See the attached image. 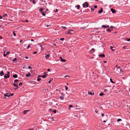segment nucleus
Segmentation results:
<instances>
[{"label": "nucleus", "instance_id": "1", "mask_svg": "<svg viewBox=\"0 0 130 130\" xmlns=\"http://www.w3.org/2000/svg\"><path fill=\"white\" fill-rule=\"evenodd\" d=\"M123 71H122L120 67H118L117 68L116 72L117 75H122L123 73Z\"/></svg>", "mask_w": 130, "mask_h": 130}, {"label": "nucleus", "instance_id": "61", "mask_svg": "<svg viewBox=\"0 0 130 130\" xmlns=\"http://www.w3.org/2000/svg\"><path fill=\"white\" fill-rule=\"evenodd\" d=\"M3 18L1 16H0V19H2Z\"/></svg>", "mask_w": 130, "mask_h": 130}, {"label": "nucleus", "instance_id": "56", "mask_svg": "<svg viewBox=\"0 0 130 130\" xmlns=\"http://www.w3.org/2000/svg\"><path fill=\"white\" fill-rule=\"evenodd\" d=\"M29 69H31L32 68L30 66H29L28 68Z\"/></svg>", "mask_w": 130, "mask_h": 130}, {"label": "nucleus", "instance_id": "57", "mask_svg": "<svg viewBox=\"0 0 130 130\" xmlns=\"http://www.w3.org/2000/svg\"><path fill=\"white\" fill-rule=\"evenodd\" d=\"M101 115L102 117H103V116H104V114L102 113L101 114Z\"/></svg>", "mask_w": 130, "mask_h": 130}, {"label": "nucleus", "instance_id": "27", "mask_svg": "<svg viewBox=\"0 0 130 130\" xmlns=\"http://www.w3.org/2000/svg\"><path fill=\"white\" fill-rule=\"evenodd\" d=\"M104 95V94L103 93H100L99 94V95L101 96H102Z\"/></svg>", "mask_w": 130, "mask_h": 130}, {"label": "nucleus", "instance_id": "19", "mask_svg": "<svg viewBox=\"0 0 130 130\" xmlns=\"http://www.w3.org/2000/svg\"><path fill=\"white\" fill-rule=\"evenodd\" d=\"M127 46H123L122 47V48L124 49H128V47L127 48Z\"/></svg>", "mask_w": 130, "mask_h": 130}, {"label": "nucleus", "instance_id": "4", "mask_svg": "<svg viewBox=\"0 0 130 130\" xmlns=\"http://www.w3.org/2000/svg\"><path fill=\"white\" fill-rule=\"evenodd\" d=\"M88 6V4L87 2H85L83 4V6L84 8L87 7Z\"/></svg>", "mask_w": 130, "mask_h": 130}, {"label": "nucleus", "instance_id": "23", "mask_svg": "<svg viewBox=\"0 0 130 130\" xmlns=\"http://www.w3.org/2000/svg\"><path fill=\"white\" fill-rule=\"evenodd\" d=\"M110 82L112 83H115V82H114L113 81H112V79L111 78L110 79Z\"/></svg>", "mask_w": 130, "mask_h": 130}, {"label": "nucleus", "instance_id": "62", "mask_svg": "<svg viewBox=\"0 0 130 130\" xmlns=\"http://www.w3.org/2000/svg\"><path fill=\"white\" fill-rule=\"evenodd\" d=\"M25 58L26 59H28V57H27V56H26L25 57Z\"/></svg>", "mask_w": 130, "mask_h": 130}, {"label": "nucleus", "instance_id": "64", "mask_svg": "<svg viewBox=\"0 0 130 130\" xmlns=\"http://www.w3.org/2000/svg\"><path fill=\"white\" fill-rule=\"evenodd\" d=\"M40 48H41V49H42V46H41V45H40Z\"/></svg>", "mask_w": 130, "mask_h": 130}, {"label": "nucleus", "instance_id": "55", "mask_svg": "<svg viewBox=\"0 0 130 130\" xmlns=\"http://www.w3.org/2000/svg\"><path fill=\"white\" fill-rule=\"evenodd\" d=\"M96 32L97 33H99V32H101L99 31H97Z\"/></svg>", "mask_w": 130, "mask_h": 130}, {"label": "nucleus", "instance_id": "13", "mask_svg": "<svg viewBox=\"0 0 130 130\" xmlns=\"http://www.w3.org/2000/svg\"><path fill=\"white\" fill-rule=\"evenodd\" d=\"M46 55L45 56V58L46 59H47V58L50 57V55L49 54L46 55Z\"/></svg>", "mask_w": 130, "mask_h": 130}, {"label": "nucleus", "instance_id": "18", "mask_svg": "<svg viewBox=\"0 0 130 130\" xmlns=\"http://www.w3.org/2000/svg\"><path fill=\"white\" fill-rule=\"evenodd\" d=\"M95 49L93 48H92L90 50V52L91 53L92 51L94 52L95 51Z\"/></svg>", "mask_w": 130, "mask_h": 130}, {"label": "nucleus", "instance_id": "39", "mask_svg": "<svg viewBox=\"0 0 130 130\" xmlns=\"http://www.w3.org/2000/svg\"><path fill=\"white\" fill-rule=\"evenodd\" d=\"M58 10L57 9H56L54 10V11L55 12H57L58 11Z\"/></svg>", "mask_w": 130, "mask_h": 130}, {"label": "nucleus", "instance_id": "54", "mask_svg": "<svg viewBox=\"0 0 130 130\" xmlns=\"http://www.w3.org/2000/svg\"><path fill=\"white\" fill-rule=\"evenodd\" d=\"M94 7L95 8H96L97 7V6L96 5H95L94 6Z\"/></svg>", "mask_w": 130, "mask_h": 130}, {"label": "nucleus", "instance_id": "29", "mask_svg": "<svg viewBox=\"0 0 130 130\" xmlns=\"http://www.w3.org/2000/svg\"><path fill=\"white\" fill-rule=\"evenodd\" d=\"M73 107L71 105H70L69 106V109H70V108L71 107Z\"/></svg>", "mask_w": 130, "mask_h": 130}, {"label": "nucleus", "instance_id": "30", "mask_svg": "<svg viewBox=\"0 0 130 130\" xmlns=\"http://www.w3.org/2000/svg\"><path fill=\"white\" fill-rule=\"evenodd\" d=\"M53 80V79L52 78H51L50 79L49 81L48 82V83H51V82Z\"/></svg>", "mask_w": 130, "mask_h": 130}, {"label": "nucleus", "instance_id": "53", "mask_svg": "<svg viewBox=\"0 0 130 130\" xmlns=\"http://www.w3.org/2000/svg\"><path fill=\"white\" fill-rule=\"evenodd\" d=\"M52 110V108H50L49 109V110L50 111H51Z\"/></svg>", "mask_w": 130, "mask_h": 130}, {"label": "nucleus", "instance_id": "34", "mask_svg": "<svg viewBox=\"0 0 130 130\" xmlns=\"http://www.w3.org/2000/svg\"><path fill=\"white\" fill-rule=\"evenodd\" d=\"M106 31L108 32H110L111 31V30L109 28H108L107 29Z\"/></svg>", "mask_w": 130, "mask_h": 130}, {"label": "nucleus", "instance_id": "22", "mask_svg": "<svg viewBox=\"0 0 130 130\" xmlns=\"http://www.w3.org/2000/svg\"><path fill=\"white\" fill-rule=\"evenodd\" d=\"M46 13V12L45 11H44V12H42V15L44 16H45V13Z\"/></svg>", "mask_w": 130, "mask_h": 130}, {"label": "nucleus", "instance_id": "50", "mask_svg": "<svg viewBox=\"0 0 130 130\" xmlns=\"http://www.w3.org/2000/svg\"><path fill=\"white\" fill-rule=\"evenodd\" d=\"M37 53V52H33V54H35Z\"/></svg>", "mask_w": 130, "mask_h": 130}, {"label": "nucleus", "instance_id": "42", "mask_svg": "<svg viewBox=\"0 0 130 130\" xmlns=\"http://www.w3.org/2000/svg\"><path fill=\"white\" fill-rule=\"evenodd\" d=\"M64 77H70V76L68 75H67L65 76Z\"/></svg>", "mask_w": 130, "mask_h": 130}, {"label": "nucleus", "instance_id": "6", "mask_svg": "<svg viewBox=\"0 0 130 130\" xmlns=\"http://www.w3.org/2000/svg\"><path fill=\"white\" fill-rule=\"evenodd\" d=\"M12 61L13 62H14L15 63H17L18 62V61L17 60V59L16 58H15Z\"/></svg>", "mask_w": 130, "mask_h": 130}, {"label": "nucleus", "instance_id": "24", "mask_svg": "<svg viewBox=\"0 0 130 130\" xmlns=\"http://www.w3.org/2000/svg\"><path fill=\"white\" fill-rule=\"evenodd\" d=\"M13 85H14V87H18V85L17 84H16L14 83V84H13Z\"/></svg>", "mask_w": 130, "mask_h": 130}, {"label": "nucleus", "instance_id": "17", "mask_svg": "<svg viewBox=\"0 0 130 130\" xmlns=\"http://www.w3.org/2000/svg\"><path fill=\"white\" fill-rule=\"evenodd\" d=\"M13 77L15 78H17L18 77V75L17 74H15L14 75H13Z\"/></svg>", "mask_w": 130, "mask_h": 130}, {"label": "nucleus", "instance_id": "26", "mask_svg": "<svg viewBox=\"0 0 130 130\" xmlns=\"http://www.w3.org/2000/svg\"><path fill=\"white\" fill-rule=\"evenodd\" d=\"M102 28H106V26L104 25H103L102 26Z\"/></svg>", "mask_w": 130, "mask_h": 130}, {"label": "nucleus", "instance_id": "8", "mask_svg": "<svg viewBox=\"0 0 130 130\" xmlns=\"http://www.w3.org/2000/svg\"><path fill=\"white\" fill-rule=\"evenodd\" d=\"M111 11L113 13H115L116 12V10L112 8L111 9Z\"/></svg>", "mask_w": 130, "mask_h": 130}, {"label": "nucleus", "instance_id": "41", "mask_svg": "<svg viewBox=\"0 0 130 130\" xmlns=\"http://www.w3.org/2000/svg\"><path fill=\"white\" fill-rule=\"evenodd\" d=\"M64 39V38H61L60 39V40L61 41H63Z\"/></svg>", "mask_w": 130, "mask_h": 130}, {"label": "nucleus", "instance_id": "38", "mask_svg": "<svg viewBox=\"0 0 130 130\" xmlns=\"http://www.w3.org/2000/svg\"><path fill=\"white\" fill-rule=\"evenodd\" d=\"M41 80V79L40 78H38H38L37 80H38V82H39Z\"/></svg>", "mask_w": 130, "mask_h": 130}, {"label": "nucleus", "instance_id": "15", "mask_svg": "<svg viewBox=\"0 0 130 130\" xmlns=\"http://www.w3.org/2000/svg\"><path fill=\"white\" fill-rule=\"evenodd\" d=\"M30 75V73L29 72L28 74H26V76L27 77H29Z\"/></svg>", "mask_w": 130, "mask_h": 130}, {"label": "nucleus", "instance_id": "25", "mask_svg": "<svg viewBox=\"0 0 130 130\" xmlns=\"http://www.w3.org/2000/svg\"><path fill=\"white\" fill-rule=\"evenodd\" d=\"M125 39H126V40H127V41H130V38L129 39H128L127 38H125Z\"/></svg>", "mask_w": 130, "mask_h": 130}, {"label": "nucleus", "instance_id": "36", "mask_svg": "<svg viewBox=\"0 0 130 130\" xmlns=\"http://www.w3.org/2000/svg\"><path fill=\"white\" fill-rule=\"evenodd\" d=\"M53 112H54V113H56V110L54 109L53 110Z\"/></svg>", "mask_w": 130, "mask_h": 130}, {"label": "nucleus", "instance_id": "20", "mask_svg": "<svg viewBox=\"0 0 130 130\" xmlns=\"http://www.w3.org/2000/svg\"><path fill=\"white\" fill-rule=\"evenodd\" d=\"M75 7H77V9H78L80 7L79 5H77V6H75Z\"/></svg>", "mask_w": 130, "mask_h": 130}, {"label": "nucleus", "instance_id": "21", "mask_svg": "<svg viewBox=\"0 0 130 130\" xmlns=\"http://www.w3.org/2000/svg\"><path fill=\"white\" fill-rule=\"evenodd\" d=\"M39 10L40 12L42 13V11L43 10V9L42 8H41L39 9Z\"/></svg>", "mask_w": 130, "mask_h": 130}, {"label": "nucleus", "instance_id": "60", "mask_svg": "<svg viewBox=\"0 0 130 130\" xmlns=\"http://www.w3.org/2000/svg\"><path fill=\"white\" fill-rule=\"evenodd\" d=\"M7 55H6V54H4V56H6Z\"/></svg>", "mask_w": 130, "mask_h": 130}, {"label": "nucleus", "instance_id": "49", "mask_svg": "<svg viewBox=\"0 0 130 130\" xmlns=\"http://www.w3.org/2000/svg\"><path fill=\"white\" fill-rule=\"evenodd\" d=\"M30 46L29 45H28L27 46V49H28Z\"/></svg>", "mask_w": 130, "mask_h": 130}, {"label": "nucleus", "instance_id": "35", "mask_svg": "<svg viewBox=\"0 0 130 130\" xmlns=\"http://www.w3.org/2000/svg\"><path fill=\"white\" fill-rule=\"evenodd\" d=\"M88 94L91 95H92V93L91 92H88Z\"/></svg>", "mask_w": 130, "mask_h": 130}, {"label": "nucleus", "instance_id": "47", "mask_svg": "<svg viewBox=\"0 0 130 130\" xmlns=\"http://www.w3.org/2000/svg\"><path fill=\"white\" fill-rule=\"evenodd\" d=\"M44 75H47V72H44Z\"/></svg>", "mask_w": 130, "mask_h": 130}, {"label": "nucleus", "instance_id": "46", "mask_svg": "<svg viewBox=\"0 0 130 130\" xmlns=\"http://www.w3.org/2000/svg\"><path fill=\"white\" fill-rule=\"evenodd\" d=\"M13 36H16V34L15 32H13Z\"/></svg>", "mask_w": 130, "mask_h": 130}, {"label": "nucleus", "instance_id": "52", "mask_svg": "<svg viewBox=\"0 0 130 130\" xmlns=\"http://www.w3.org/2000/svg\"><path fill=\"white\" fill-rule=\"evenodd\" d=\"M86 28V27H81L80 28L84 29L85 28Z\"/></svg>", "mask_w": 130, "mask_h": 130}, {"label": "nucleus", "instance_id": "12", "mask_svg": "<svg viewBox=\"0 0 130 130\" xmlns=\"http://www.w3.org/2000/svg\"><path fill=\"white\" fill-rule=\"evenodd\" d=\"M4 74V72L3 71H1V72H0V75L1 76H2Z\"/></svg>", "mask_w": 130, "mask_h": 130}, {"label": "nucleus", "instance_id": "44", "mask_svg": "<svg viewBox=\"0 0 130 130\" xmlns=\"http://www.w3.org/2000/svg\"><path fill=\"white\" fill-rule=\"evenodd\" d=\"M65 87L66 90H67L68 89V88L66 86H65Z\"/></svg>", "mask_w": 130, "mask_h": 130}, {"label": "nucleus", "instance_id": "48", "mask_svg": "<svg viewBox=\"0 0 130 130\" xmlns=\"http://www.w3.org/2000/svg\"><path fill=\"white\" fill-rule=\"evenodd\" d=\"M104 91L105 92H106L107 91H108V90L107 89H105L104 90Z\"/></svg>", "mask_w": 130, "mask_h": 130}, {"label": "nucleus", "instance_id": "37", "mask_svg": "<svg viewBox=\"0 0 130 130\" xmlns=\"http://www.w3.org/2000/svg\"><path fill=\"white\" fill-rule=\"evenodd\" d=\"M17 82H19V80H18L16 79H15L14 81V83H16Z\"/></svg>", "mask_w": 130, "mask_h": 130}, {"label": "nucleus", "instance_id": "45", "mask_svg": "<svg viewBox=\"0 0 130 130\" xmlns=\"http://www.w3.org/2000/svg\"><path fill=\"white\" fill-rule=\"evenodd\" d=\"M32 3L34 4H35V0H33L32 2Z\"/></svg>", "mask_w": 130, "mask_h": 130}, {"label": "nucleus", "instance_id": "11", "mask_svg": "<svg viewBox=\"0 0 130 130\" xmlns=\"http://www.w3.org/2000/svg\"><path fill=\"white\" fill-rule=\"evenodd\" d=\"M103 9L102 8H101L100 10L98 11V13H101L102 12Z\"/></svg>", "mask_w": 130, "mask_h": 130}, {"label": "nucleus", "instance_id": "2", "mask_svg": "<svg viewBox=\"0 0 130 130\" xmlns=\"http://www.w3.org/2000/svg\"><path fill=\"white\" fill-rule=\"evenodd\" d=\"M75 31L73 29H70L68 31L67 34H75Z\"/></svg>", "mask_w": 130, "mask_h": 130}, {"label": "nucleus", "instance_id": "63", "mask_svg": "<svg viewBox=\"0 0 130 130\" xmlns=\"http://www.w3.org/2000/svg\"><path fill=\"white\" fill-rule=\"evenodd\" d=\"M28 130H33V128H30V129H28Z\"/></svg>", "mask_w": 130, "mask_h": 130}, {"label": "nucleus", "instance_id": "51", "mask_svg": "<svg viewBox=\"0 0 130 130\" xmlns=\"http://www.w3.org/2000/svg\"><path fill=\"white\" fill-rule=\"evenodd\" d=\"M47 71H50V72H51V71L50 70V69H47Z\"/></svg>", "mask_w": 130, "mask_h": 130}, {"label": "nucleus", "instance_id": "9", "mask_svg": "<svg viewBox=\"0 0 130 130\" xmlns=\"http://www.w3.org/2000/svg\"><path fill=\"white\" fill-rule=\"evenodd\" d=\"M110 48L112 51H114L115 50V47L112 46L110 47Z\"/></svg>", "mask_w": 130, "mask_h": 130}, {"label": "nucleus", "instance_id": "3", "mask_svg": "<svg viewBox=\"0 0 130 130\" xmlns=\"http://www.w3.org/2000/svg\"><path fill=\"white\" fill-rule=\"evenodd\" d=\"M13 93L11 94L10 93H7L6 94H4V96L5 97L7 96V97H9L11 96H12L13 95Z\"/></svg>", "mask_w": 130, "mask_h": 130}, {"label": "nucleus", "instance_id": "33", "mask_svg": "<svg viewBox=\"0 0 130 130\" xmlns=\"http://www.w3.org/2000/svg\"><path fill=\"white\" fill-rule=\"evenodd\" d=\"M60 98L61 100H63L64 99V98L63 97L60 96Z\"/></svg>", "mask_w": 130, "mask_h": 130}, {"label": "nucleus", "instance_id": "16", "mask_svg": "<svg viewBox=\"0 0 130 130\" xmlns=\"http://www.w3.org/2000/svg\"><path fill=\"white\" fill-rule=\"evenodd\" d=\"M29 111L28 110H24V111L23 113L24 115H26L27 112Z\"/></svg>", "mask_w": 130, "mask_h": 130}, {"label": "nucleus", "instance_id": "28", "mask_svg": "<svg viewBox=\"0 0 130 130\" xmlns=\"http://www.w3.org/2000/svg\"><path fill=\"white\" fill-rule=\"evenodd\" d=\"M8 15L6 13L5 14H4L3 15V17H7Z\"/></svg>", "mask_w": 130, "mask_h": 130}, {"label": "nucleus", "instance_id": "40", "mask_svg": "<svg viewBox=\"0 0 130 130\" xmlns=\"http://www.w3.org/2000/svg\"><path fill=\"white\" fill-rule=\"evenodd\" d=\"M10 53L9 52H7L6 53V54L7 55L9 54H10Z\"/></svg>", "mask_w": 130, "mask_h": 130}, {"label": "nucleus", "instance_id": "14", "mask_svg": "<svg viewBox=\"0 0 130 130\" xmlns=\"http://www.w3.org/2000/svg\"><path fill=\"white\" fill-rule=\"evenodd\" d=\"M61 57V61H62L64 62H65L66 61V60L65 59L62 58L61 57Z\"/></svg>", "mask_w": 130, "mask_h": 130}, {"label": "nucleus", "instance_id": "58", "mask_svg": "<svg viewBox=\"0 0 130 130\" xmlns=\"http://www.w3.org/2000/svg\"><path fill=\"white\" fill-rule=\"evenodd\" d=\"M111 27L112 28H114L115 29V28L114 27L112 26H111Z\"/></svg>", "mask_w": 130, "mask_h": 130}, {"label": "nucleus", "instance_id": "31", "mask_svg": "<svg viewBox=\"0 0 130 130\" xmlns=\"http://www.w3.org/2000/svg\"><path fill=\"white\" fill-rule=\"evenodd\" d=\"M61 27L62 28H63L65 29H66L67 28V27L63 26H62Z\"/></svg>", "mask_w": 130, "mask_h": 130}, {"label": "nucleus", "instance_id": "7", "mask_svg": "<svg viewBox=\"0 0 130 130\" xmlns=\"http://www.w3.org/2000/svg\"><path fill=\"white\" fill-rule=\"evenodd\" d=\"M99 56L101 58L104 57H105V55L104 54H99Z\"/></svg>", "mask_w": 130, "mask_h": 130}, {"label": "nucleus", "instance_id": "59", "mask_svg": "<svg viewBox=\"0 0 130 130\" xmlns=\"http://www.w3.org/2000/svg\"><path fill=\"white\" fill-rule=\"evenodd\" d=\"M106 28H108L109 27V26L108 25L106 26Z\"/></svg>", "mask_w": 130, "mask_h": 130}, {"label": "nucleus", "instance_id": "10", "mask_svg": "<svg viewBox=\"0 0 130 130\" xmlns=\"http://www.w3.org/2000/svg\"><path fill=\"white\" fill-rule=\"evenodd\" d=\"M46 77V76L45 75H42V76L39 75L38 76V77H42L43 78H45Z\"/></svg>", "mask_w": 130, "mask_h": 130}, {"label": "nucleus", "instance_id": "43", "mask_svg": "<svg viewBox=\"0 0 130 130\" xmlns=\"http://www.w3.org/2000/svg\"><path fill=\"white\" fill-rule=\"evenodd\" d=\"M22 85V83L21 82H20L19 84V85L20 86Z\"/></svg>", "mask_w": 130, "mask_h": 130}, {"label": "nucleus", "instance_id": "32", "mask_svg": "<svg viewBox=\"0 0 130 130\" xmlns=\"http://www.w3.org/2000/svg\"><path fill=\"white\" fill-rule=\"evenodd\" d=\"M121 120H122L121 119H118L117 120V121L118 122L120 121H121Z\"/></svg>", "mask_w": 130, "mask_h": 130}, {"label": "nucleus", "instance_id": "5", "mask_svg": "<svg viewBox=\"0 0 130 130\" xmlns=\"http://www.w3.org/2000/svg\"><path fill=\"white\" fill-rule=\"evenodd\" d=\"M10 72H9L7 74H6L4 76L5 78H9L10 77Z\"/></svg>", "mask_w": 130, "mask_h": 130}]
</instances>
